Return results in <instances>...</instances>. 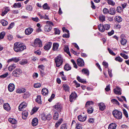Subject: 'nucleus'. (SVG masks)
<instances>
[{
	"instance_id": "obj_1",
	"label": "nucleus",
	"mask_w": 129,
	"mask_h": 129,
	"mask_svg": "<svg viewBox=\"0 0 129 129\" xmlns=\"http://www.w3.org/2000/svg\"><path fill=\"white\" fill-rule=\"evenodd\" d=\"M26 49V46L23 43L20 44L17 42L14 44L13 49L16 52H21Z\"/></svg>"
},
{
	"instance_id": "obj_2",
	"label": "nucleus",
	"mask_w": 129,
	"mask_h": 129,
	"mask_svg": "<svg viewBox=\"0 0 129 129\" xmlns=\"http://www.w3.org/2000/svg\"><path fill=\"white\" fill-rule=\"evenodd\" d=\"M54 60L56 66L59 67L62 64L63 59L62 56L59 54L54 58Z\"/></svg>"
},
{
	"instance_id": "obj_3",
	"label": "nucleus",
	"mask_w": 129,
	"mask_h": 129,
	"mask_svg": "<svg viewBox=\"0 0 129 129\" xmlns=\"http://www.w3.org/2000/svg\"><path fill=\"white\" fill-rule=\"evenodd\" d=\"M46 23L47 24L44 27V30L45 32H49L52 29V26H54V24L52 22L50 21H46Z\"/></svg>"
},
{
	"instance_id": "obj_4",
	"label": "nucleus",
	"mask_w": 129,
	"mask_h": 129,
	"mask_svg": "<svg viewBox=\"0 0 129 129\" xmlns=\"http://www.w3.org/2000/svg\"><path fill=\"white\" fill-rule=\"evenodd\" d=\"M112 114L114 117L117 119H120L122 118V112L118 110H114L113 111Z\"/></svg>"
},
{
	"instance_id": "obj_5",
	"label": "nucleus",
	"mask_w": 129,
	"mask_h": 129,
	"mask_svg": "<svg viewBox=\"0 0 129 129\" xmlns=\"http://www.w3.org/2000/svg\"><path fill=\"white\" fill-rule=\"evenodd\" d=\"M22 73L21 70L20 68L15 70L12 73V75L15 77H19Z\"/></svg>"
},
{
	"instance_id": "obj_6",
	"label": "nucleus",
	"mask_w": 129,
	"mask_h": 129,
	"mask_svg": "<svg viewBox=\"0 0 129 129\" xmlns=\"http://www.w3.org/2000/svg\"><path fill=\"white\" fill-rule=\"evenodd\" d=\"M53 110L54 111L60 112L61 111L62 107L61 104L58 103L53 106Z\"/></svg>"
},
{
	"instance_id": "obj_7",
	"label": "nucleus",
	"mask_w": 129,
	"mask_h": 129,
	"mask_svg": "<svg viewBox=\"0 0 129 129\" xmlns=\"http://www.w3.org/2000/svg\"><path fill=\"white\" fill-rule=\"evenodd\" d=\"M40 117L41 119L43 120H49L51 118V115L49 114L46 115L44 113H43L41 114Z\"/></svg>"
},
{
	"instance_id": "obj_8",
	"label": "nucleus",
	"mask_w": 129,
	"mask_h": 129,
	"mask_svg": "<svg viewBox=\"0 0 129 129\" xmlns=\"http://www.w3.org/2000/svg\"><path fill=\"white\" fill-rule=\"evenodd\" d=\"M34 46L35 47H41L42 46V42L39 38H36L34 42Z\"/></svg>"
},
{
	"instance_id": "obj_9",
	"label": "nucleus",
	"mask_w": 129,
	"mask_h": 129,
	"mask_svg": "<svg viewBox=\"0 0 129 129\" xmlns=\"http://www.w3.org/2000/svg\"><path fill=\"white\" fill-rule=\"evenodd\" d=\"M27 104L24 102H22L19 106L18 109L20 111H23V109L27 106Z\"/></svg>"
},
{
	"instance_id": "obj_10",
	"label": "nucleus",
	"mask_w": 129,
	"mask_h": 129,
	"mask_svg": "<svg viewBox=\"0 0 129 129\" xmlns=\"http://www.w3.org/2000/svg\"><path fill=\"white\" fill-rule=\"evenodd\" d=\"M77 97V95L75 92H73L71 93L69 96L70 101L71 102H72L73 100H75L76 98Z\"/></svg>"
},
{
	"instance_id": "obj_11",
	"label": "nucleus",
	"mask_w": 129,
	"mask_h": 129,
	"mask_svg": "<svg viewBox=\"0 0 129 129\" xmlns=\"http://www.w3.org/2000/svg\"><path fill=\"white\" fill-rule=\"evenodd\" d=\"M77 63L78 66L80 67H83L84 65V62L83 60L80 58L77 59Z\"/></svg>"
},
{
	"instance_id": "obj_12",
	"label": "nucleus",
	"mask_w": 129,
	"mask_h": 129,
	"mask_svg": "<svg viewBox=\"0 0 129 129\" xmlns=\"http://www.w3.org/2000/svg\"><path fill=\"white\" fill-rule=\"evenodd\" d=\"M52 45V43L51 42L47 43L44 47V49L47 50H49L51 48Z\"/></svg>"
},
{
	"instance_id": "obj_13",
	"label": "nucleus",
	"mask_w": 129,
	"mask_h": 129,
	"mask_svg": "<svg viewBox=\"0 0 129 129\" xmlns=\"http://www.w3.org/2000/svg\"><path fill=\"white\" fill-rule=\"evenodd\" d=\"M33 31V29L30 27L27 28L25 31V34L26 35H29L31 34Z\"/></svg>"
},
{
	"instance_id": "obj_14",
	"label": "nucleus",
	"mask_w": 129,
	"mask_h": 129,
	"mask_svg": "<svg viewBox=\"0 0 129 129\" xmlns=\"http://www.w3.org/2000/svg\"><path fill=\"white\" fill-rule=\"evenodd\" d=\"M98 106L99 107L100 110L102 111L104 110L106 108L105 105L103 103H99Z\"/></svg>"
},
{
	"instance_id": "obj_15",
	"label": "nucleus",
	"mask_w": 129,
	"mask_h": 129,
	"mask_svg": "<svg viewBox=\"0 0 129 129\" xmlns=\"http://www.w3.org/2000/svg\"><path fill=\"white\" fill-rule=\"evenodd\" d=\"M15 88V85L13 83L10 84L8 86V89L9 91H13Z\"/></svg>"
},
{
	"instance_id": "obj_16",
	"label": "nucleus",
	"mask_w": 129,
	"mask_h": 129,
	"mask_svg": "<svg viewBox=\"0 0 129 129\" xmlns=\"http://www.w3.org/2000/svg\"><path fill=\"white\" fill-rule=\"evenodd\" d=\"M87 116H85L83 117L81 115H80L78 117V119L80 121L83 122L85 121L86 119Z\"/></svg>"
},
{
	"instance_id": "obj_17",
	"label": "nucleus",
	"mask_w": 129,
	"mask_h": 129,
	"mask_svg": "<svg viewBox=\"0 0 129 129\" xmlns=\"http://www.w3.org/2000/svg\"><path fill=\"white\" fill-rule=\"evenodd\" d=\"M32 125L33 126H36L38 123V120L36 118H35L33 119L32 122Z\"/></svg>"
},
{
	"instance_id": "obj_18",
	"label": "nucleus",
	"mask_w": 129,
	"mask_h": 129,
	"mask_svg": "<svg viewBox=\"0 0 129 129\" xmlns=\"http://www.w3.org/2000/svg\"><path fill=\"white\" fill-rule=\"evenodd\" d=\"M94 104V102L91 101H87L85 105V107H90V106L92 107Z\"/></svg>"
},
{
	"instance_id": "obj_19",
	"label": "nucleus",
	"mask_w": 129,
	"mask_h": 129,
	"mask_svg": "<svg viewBox=\"0 0 129 129\" xmlns=\"http://www.w3.org/2000/svg\"><path fill=\"white\" fill-rule=\"evenodd\" d=\"M114 93L116 94L120 95L121 94V92L120 91V88L118 87L114 89Z\"/></svg>"
},
{
	"instance_id": "obj_20",
	"label": "nucleus",
	"mask_w": 129,
	"mask_h": 129,
	"mask_svg": "<svg viewBox=\"0 0 129 129\" xmlns=\"http://www.w3.org/2000/svg\"><path fill=\"white\" fill-rule=\"evenodd\" d=\"M22 117L23 119H26L28 116V112L27 111H25L22 112Z\"/></svg>"
},
{
	"instance_id": "obj_21",
	"label": "nucleus",
	"mask_w": 129,
	"mask_h": 129,
	"mask_svg": "<svg viewBox=\"0 0 129 129\" xmlns=\"http://www.w3.org/2000/svg\"><path fill=\"white\" fill-rule=\"evenodd\" d=\"M98 29L99 30L102 32H103L105 30L104 25L101 24L99 25L98 26Z\"/></svg>"
},
{
	"instance_id": "obj_22",
	"label": "nucleus",
	"mask_w": 129,
	"mask_h": 129,
	"mask_svg": "<svg viewBox=\"0 0 129 129\" xmlns=\"http://www.w3.org/2000/svg\"><path fill=\"white\" fill-rule=\"evenodd\" d=\"M123 36V35H122L121 36L120 38L121 40L120 42L121 43L122 45H124L126 44L127 42V41L126 39L122 38Z\"/></svg>"
},
{
	"instance_id": "obj_23",
	"label": "nucleus",
	"mask_w": 129,
	"mask_h": 129,
	"mask_svg": "<svg viewBox=\"0 0 129 129\" xmlns=\"http://www.w3.org/2000/svg\"><path fill=\"white\" fill-rule=\"evenodd\" d=\"M116 12L115 9L111 8L109 10V14L111 15H113L115 14Z\"/></svg>"
},
{
	"instance_id": "obj_24",
	"label": "nucleus",
	"mask_w": 129,
	"mask_h": 129,
	"mask_svg": "<svg viewBox=\"0 0 129 129\" xmlns=\"http://www.w3.org/2000/svg\"><path fill=\"white\" fill-rule=\"evenodd\" d=\"M20 60L19 58L17 57H13L11 58V59H9L8 61V62H10L11 61H13L15 62H17L19 61Z\"/></svg>"
},
{
	"instance_id": "obj_25",
	"label": "nucleus",
	"mask_w": 129,
	"mask_h": 129,
	"mask_svg": "<svg viewBox=\"0 0 129 129\" xmlns=\"http://www.w3.org/2000/svg\"><path fill=\"white\" fill-rule=\"evenodd\" d=\"M77 79L79 82L83 84L86 83V80H85L84 79H81V77L79 76L77 77Z\"/></svg>"
},
{
	"instance_id": "obj_26",
	"label": "nucleus",
	"mask_w": 129,
	"mask_h": 129,
	"mask_svg": "<svg viewBox=\"0 0 129 129\" xmlns=\"http://www.w3.org/2000/svg\"><path fill=\"white\" fill-rule=\"evenodd\" d=\"M116 124L114 123H112L109 125L108 129H116Z\"/></svg>"
},
{
	"instance_id": "obj_27",
	"label": "nucleus",
	"mask_w": 129,
	"mask_h": 129,
	"mask_svg": "<svg viewBox=\"0 0 129 129\" xmlns=\"http://www.w3.org/2000/svg\"><path fill=\"white\" fill-rule=\"evenodd\" d=\"M64 69L67 71L70 70L71 68L70 65L68 63H66L64 65Z\"/></svg>"
},
{
	"instance_id": "obj_28",
	"label": "nucleus",
	"mask_w": 129,
	"mask_h": 129,
	"mask_svg": "<svg viewBox=\"0 0 129 129\" xmlns=\"http://www.w3.org/2000/svg\"><path fill=\"white\" fill-rule=\"evenodd\" d=\"M41 92L43 95H46L48 93V91L47 89L44 88L42 89Z\"/></svg>"
},
{
	"instance_id": "obj_29",
	"label": "nucleus",
	"mask_w": 129,
	"mask_h": 129,
	"mask_svg": "<svg viewBox=\"0 0 129 129\" xmlns=\"http://www.w3.org/2000/svg\"><path fill=\"white\" fill-rule=\"evenodd\" d=\"M8 120L12 124H16L17 123V121L14 118H10L8 119Z\"/></svg>"
},
{
	"instance_id": "obj_30",
	"label": "nucleus",
	"mask_w": 129,
	"mask_h": 129,
	"mask_svg": "<svg viewBox=\"0 0 129 129\" xmlns=\"http://www.w3.org/2000/svg\"><path fill=\"white\" fill-rule=\"evenodd\" d=\"M62 87L65 92L69 91L70 89V88L69 86L66 84H63Z\"/></svg>"
},
{
	"instance_id": "obj_31",
	"label": "nucleus",
	"mask_w": 129,
	"mask_h": 129,
	"mask_svg": "<svg viewBox=\"0 0 129 129\" xmlns=\"http://www.w3.org/2000/svg\"><path fill=\"white\" fill-rule=\"evenodd\" d=\"M82 72L84 74L88 76L89 75V71L88 69L86 68L83 69L81 70Z\"/></svg>"
},
{
	"instance_id": "obj_32",
	"label": "nucleus",
	"mask_w": 129,
	"mask_h": 129,
	"mask_svg": "<svg viewBox=\"0 0 129 129\" xmlns=\"http://www.w3.org/2000/svg\"><path fill=\"white\" fill-rule=\"evenodd\" d=\"M59 47V44L56 43L53 44V45L52 50L53 51H55L57 50Z\"/></svg>"
},
{
	"instance_id": "obj_33",
	"label": "nucleus",
	"mask_w": 129,
	"mask_h": 129,
	"mask_svg": "<svg viewBox=\"0 0 129 129\" xmlns=\"http://www.w3.org/2000/svg\"><path fill=\"white\" fill-rule=\"evenodd\" d=\"M21 6V3H15L13 5V6L15 8H19Z\"/></svg>"
},
{
	"instance_id": "obj_34",
	"label": "nucleus",
	"mask_w": 129,
	"mask_h": 129,
	"mask_svg": "<svg viewBox=\"0 0 129 129\" xmlns=\"http://www.w3.org/2000/svg\"><path fill=\"white\" fill-rule=\"evenodd\" d=\"M39 104H42L41 96L40 95H38L37 96V98L35 100Z\"/></svg>"
},
{
	"instance_id": "obj_35",
	"label": "nucleus",
	"mask_w": 129,
	"mask_h": 129,
	"mask_svg": "<svg viewBox=\"0 0 129 129\" xmlns=\"http://www.w3.org/2000/svg\"><path fill=\"white\" fill-rule=\"evenodd\" d=\"M86 108L87 109V111L88 113L91 114L93 112V108L92 107L90 106V107Z\"/></svg>"
},
{
	"instance_id": "obj_36",
	"label": "nucleus",
	"mask_w": 129,
	"mask_h": 129,
	"mask_svg": "<svg viewBox=\"0 0 129 129\" xmlns=\"http://www.w3.org/2000/svg\"><path fill=\"white\" fill-rule=\"evenodd\" d=\"M16 67V65L14 64H13L10 66L8 67V70L10 71H12Z\"/></svg>"
},
{
	"instance_id": "obj_37",
	"label": "nucleus",
	"mask_w": 129,
	"mask_h": 129,
	"mask_svg": "<svg viewBox=\"0 0 129 129\" xmlns=\"http://www.w3.org/2000/svg\"><path fill=\"white\" fill-rule=\"evenodd\" d=\"M4 108L7 111L10 110V107L9 104L8 103H5L3 105Z\"/></svg>"
},
{
	"instance_id": "obj_38",
	"label": "nucleus",
	"mask_w": 129,
	"mask_h": 129,
	"mask_svg": "<svg viewBox=\"0 0 129 129\" xmlns=\"http://www.w3.org/2000/svg\"><path fill=\"white\" fill-rule=\"evenodd\" d=\"M43 9L44 10H49L50 8L48 5L47 3L44 4L42 6Z\"/></svg>"
},
{
	"instance_id": "obj_39",
	"label": "nucleus",
	"mask_w": 129,
	"mask_h": 129,
	"mask_svg": "<svg viewBox=\"0 0 129 129\" xmlns=\"http://www.w3.org/2000/svg\"><path fill=\"white\" fill-rule=\"evenodd\" d=\"M30 95V94L29 92L26 91L25 92L23 95V98L26 99L28 98Z\"/></svg>"
},
{
	"instance_id": "obj_40",
	"label": "nucleus",
	"mask_w": 129,
	"mask_h": 129,
	"mask_svg": "<svg viewBox=\"0 0 129 129\" xmlns=\"http://www.w3.org/2000/svg\"><path fill=\"white\" fill-rule=\"evenodd\" d=\"M115 20L117 22L120 23L122 21V19L120 16H117L116 17Z\"/></svg>"
},
{
	"instance_id": "obj_41",
	"label": "nucleus",
	"mask_w": 129,
	"mask_h": 129,
	"mask_svg": "<svg viewBox=\"0 0 129 129\" xmlns=\"http://www.w3.org/2000/svg\"><path fill=\"white\" fill-rule=\"evenodd\" d=\"M106 2L109 5L113 6L115 5V3L112 0H106Z\"/></svg>"
},
{
	"instance_id": "obj_42",
	"label": "nucleus",
	"mask_w": 129,
	"mask_h": 129,
	"mask_svg": "<svg viewBox=\"0 0 129 129\" xmlns=\"http://www.w3.org/2000/svg\"><path fill=\"white\" fill-rule=\"evenodd\" d=\"M58 114L57 112H55L53 115V119H54L57 120L58 119Z\"/></svg>"
},
{
	"instance_id": "obj_43",
	"label": "nucleus",
	"mask_w": 129,
	"mask_h": 129,
	"mask_svg": "<svg viewBox=\"0 0 129 129\" xmlns=\"http://www.w3.org/2000/svg\"><path fill=\"white\" fill-rule=\"evenodd\" d=\"M27 63V60L25 59H23L19 62L20 64L21 65H24L26 64Z\"/></svg>"
},
{
	"instance_id": "obj_44",
	"label": "nucleus",
	"mask_w": 129,
	"mask_h": 129,
	"mask_svg": "<svg viewBox=\"0 0 129 129\" xmlns=\"http://www.w3.org/2000/svg\"><path fill=\"white\" fill-rule=\"evenodd\" d=\"M115 59L116 61L120 62H122L123 60V59L120 56L117 57L115 58Z\"/></svg>"
},
{
	"instance_id": "obj_45",
	"label": "nucleus",
	"mask_w": 129,
	"mask_h": 129,
	"mask_svg": "<svg viewBox=\"0 0 129 129\" xmlns=\"http://www.w3.org/2000/svg\"><path fill=\"white\" fill-rule=\"evenodd\" d=\"M105 17L103 15H101L99 16V19L100 21L101 22H103L105 20Z\"/></svg>"
},
{
	"instance_id": "obj_46",
	"label": "nucleus",
	"mask_w": 129,
	"mask_h": 129,
	"mask_svg": "<svg viewBox=\"0 0 129 129\" xmlns=\"http://www.w3.org/2000/svg\"><path fill=\"white\" fill-rule=\"evenodd\" d=\"M111 102H112L114 104H115L116 105H119V103L118 101L114 99H112L111 100Z\"/></svg>"
},
{
	"instance_id": "obj_47",
	"label": "nucleus",
	"mask_w": 129,
	"mask_h": 129,
	"mask_svg": "<svg viewBox=\"0 0 129 129\" xmlns=\"http://www.w3.org/2000/svg\"><path fill=\"white\" fill-rule=\"evenodd\" d=\"M26 9L27 10L31 11L32 10L33 7L31 5H28L26 6Z\"/></svg>"
},
{
	"instance_id": "obj_48",
	"label": "nucleus",
	"mask_w": 129,
	"mask_h": 129,
	"mask_svg": "<svg viewBox=\"0 0 129 129\" xmlns=\"http://www.w3.org/2000/svg\"><path fill=\"white\" fill-rule=\"evenodd\" d=\"M82 125L80 124H76V129H82Z\"/></svg>"
},
{
	"instance_id": "obj_49",
	"label": "nucleus",
	"mask_w": 129,
	"mask_h": 129,
	"mask_svg": "<svg viewBox=\"0 0 129 129\" xmlns=\"http://www.w3.org/2000/svg\"><path fill=\"white\" fill-rule=\"evenodd\" d=\"M1 23L4 26H6L8 24V22L4 20H1Z\"/></svg>"
},
{
	"instance_id": "obj_50",
	"label": "nucleus",
	"mask_w": 129,
	"mask_h": 129,
	"mask_svg": "<svg viewBox=\"0 0 129 129\" xmlns=\"http://www.w3.org/2000/svg\"><path fill=\"white\" fill-rule=\"evenodd\" d=\"M71 61L73 63V65L74 66V68H75L76 69H77L78 68V66L77 65V64L76 62L74 60V59H71Z\"/></svg>"
},
{
	"instance_id": "obj_51",
	"label": "nucleus",
	"mask_w": 129,
	"mask_h": 129,
	"mask_svg": "<svg viewBox=\"0 0 129 129\" xmlns=\"http://www.w3.org/2000/svg\"><path fill=\"white\" fill-rule=\"evenodd\" d=\"M120 55L125 59H127L128 58V56L124 54L121 53Z\"/></svg>"
},
{
	"instance_id": "obj_52",
	"label": "nucleus",
	"mask_w": 129,
	"mask_h": 129,
	"mask_svg": "<svg viewBox=\"0 0 129 129\" xmlns=\"http://www.w3.org/2000/svg\"><path fill=\"white\" fill-rule=\"evenodd\" d=\"M108 50L109 52L111 55H113L115 56L116 55L115 54L110 48H108Z\"/></svg>"
},
{
	"instance_id": "obj_53",
	"label": "nucleus",
	"mask_w": 129,
	"mask_h": 129,
	"mask_svg": "<svg viewBox=\"0 0 129 129\" xmlns=\"http://www.w3.org/2000/svg\"><path fill=\"white\" fill-rule=\"evenodd\" d=\"M5 35V33L3 31L1 32L0 34V39H2L4 38Z\"/></svg>"
},
{
	"instance_id": "obj_54",
	"label": "nucleus",
	"mask_w": 129,
	"mask_h": 129,
	"mask_svg": "<svg viewBox=\"0 0 129 129\" xmlns=\"http://www.w3.org/2000/svg\"><path fill=\"white\" fill-rule=\"evenodd\" d=\"M123 9L120 6L118 7L117 8L116 11L117 12L119 13H121Z\"/></svg>"
},
{
	"instance_id": "obj_55",
	"label": "nucleus",
	"mask_w": 129,
	"mask_h": 129,
	"mask_svg": "<svg viewBox=\"0 0 129 129\" xmlns=\"http://www.w3.org/2000/svg\"><path fill=\"white\" fill-rule=\"evenodd\" d=\"M105 30H108L110 28V26L109 24H105L104 25Z\"/></svg>"
},
{
	"instance_id": "obj_56",
	"label": "nucleus",
	"mask_w": 129,
	"mask_h": 129,
	"mask_svg": "<svg viewBox=\"0 0 129 129\" xmlns=\"http://www.w3.org/2000/svg\"><path fill=\"white\" fill-rule=\"evenodd\" d=\"M67 124H62L60 126V129H67Z\"/></svg>"
},
{
	"instance_id": "obj_57",
	"label": "nucleus",
	"mask_w": 129,
	"mask_h": 129,
	"mask_svg": "<svg viewBox=\"0 0 129 129\" xmlns=\"http://www.w3.org/2000/svg\"><path fill=\"white\" fill-rule=\"evenodd\" d=\"M41 84L40 83H36L34 85V87L35 88H37L40 87Z\"/></svg>"
},
{
	"instance_id": "obj_58",
	"label": "nucleus",
	"mask_w": 129,
	"mask_h": 129,
	"mask_svg": "<svg viewBox=\"0 0 129 129\" xmlns=\"http://www.w3.org/2000/svg\"><path fill=\"white\" fill-rule=\"evenodd\" d=\"M103 12L104 14L109 13V10L106 8H104L103 10Z\"/></svg>"
},
{
	"instance_id": "obj_59",
	"label": "nucleus",
	"mask_w": 129,
	"mask_h": 129,
	"mask_svg": "<svg viewBox=\"0 0 129 129\" xmlns=\"http://www.w3.org/2000/svg\"><path fill=\"white\" fill-rule=\"evenodd\" d=\"M54 30L55 34H59L60 31L58 29L55 28L54 29Z\"/></svg>"
},
{
	"instance_id": "obj_60",
	"label": "nucleus",
	"mask_w": 129,
	"mask_h": 129,
	"mask_svg": "<svg viewBox=\"0 0 129 129\" xmlns=\"http://www.w3.org/2000/svg\"><path fill=\"white\" fill-rule=\"evenodd\" d=\"M123 113L125 116V117L126 118H127L128 117V113L127 112V111H126V110L124 109H123Z\"/></svg>"
},
{
	"instance_id": "obj_61",
	"label": "nucleus",
	"mask_w": 129,
	"mask_h": 129,
	"mask_svg": "<svg viewBox=\"0 0 129 129\" xmlns=\"http://www.w3.org/2000/svg\"><path fill=\"white\" fill-rule=\"evenodd\" d=\"M38 68L39 69V70H44V66L43 65H40L38 66Z\"/></svg>"
},
{
	"instance_id": "obj_62",
	"label": "nucleus",
	"mask_w": 129,
	"mask_h": 129,
	"mask_svg": "<svg viewBox=\"0 0 129 129\" xmlns=\"http://www.w3.org/2000/svg\"><path fill=\"white\" fill-rule=\"evenodd\" d=\"M73 82L76 85V87L77 88L79 87L80 86V84L76 80H75L73 81Z\"/></svg>"
},
{
	"instance_id": "obj_63",
	"label": "nucleus",
	"mask_w": 129,
	"mask_h": 129,
	"mask_svg": "<svg viewBox=\"0 0 129 129\" xmlns=\"http://www.w3.org/2000/svg\"><path fill=\"white\" fill-rule=\"evenodd\" d=\"M8 75V73H6L5 74H3L0 76V78H6Z\"/></svg>"
},
{
	"instance_id": "obj_64",
	"label": "nucleus",
	"mask_w": 129,
	"mask_h": 129,
	"mask_svg": "<svg viewBox=\"0 0 129 129\" xmlns=\"http://www.w3.org/2000/svg\"><path fill=\"white\" fill-rule=\"evenodd\" d=\"M32 20H33L34 21H35L36 22H38L40 21V19H39L37 17L36 18H31Z\"/></svg>"
}]
</instances>
